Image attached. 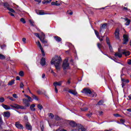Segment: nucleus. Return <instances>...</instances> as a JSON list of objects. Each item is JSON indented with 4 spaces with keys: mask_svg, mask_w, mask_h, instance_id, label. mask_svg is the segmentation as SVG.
Instances as JSON below:
<instances>
[{
    "mask_svg": "<svg viewBox=\"0 0 131 131\" xmlns=\"http://www.w3.org/2000/svg\"><path fill=\"white\" fill-rule=\"evenodd\" d=\"M6 59V57L4 55L0 54V60H4Z\"/></svg>",
    "mask_w": 131,
    "mask_h": 131,
    "instance_id": "nucleus-44",
    "label": "nucleus"
},
{
    "mask_svg": "<svg viewBox=\"0 0 131 131\" xmlns=\"http://www.w3.org/2000/svg\"><path fill=\"white\" fill-rule=\"evenodd\" d=\"M123 11H129V9H127V8H126V7H124L123 8Z\"/></svg>",
    "mask_w": 131,
    "mask_h": 131,
    "instance_id": "nucleus-60",
    "label": "nucleus"
},
{
    "mask_svg": "<svg viewBox=\"0 0 131 131\" xmlns=\"http://www.w3.org/2000/svg\"><path fill=\"white\" fill-rule=\"evenodd\" d=\"M40 126L41 130L43 131L45 129V126H43V123L42 122H40Z\"/></svg>",
    "mask_w": 131,
    "mask_h": 131,
    "instance_id": "nucleus-34",
    "label": "nucleus"
},
{
    "mask_svg": "<svg viewBox=\"0 0 131 131\" xmlns=\"http://www.w3.org/2000/svg\"><path fill=\"white\" fill-rule=\"evenodd\" d=\"M40 38H41V39L46 38V35L45 34V33H43V32H41V35L40 36Z\"/></svg>",
    "mask_w": 131,
    "mask_h": 131,
    "instance_id": "nucleus-31",
    "label": "nucleus"
},
{
    "mask_svg": "<svg viewBox=\"0 0 131 131\" xmlns=\"http://www.w3.org/2000/svg\"><path fill=\"white\" fill-rule=\"evenodd\" d=\"M36 43L37 46L39 48L41 52L42 55L43 56V57H45L46 56V54L45 53V51H43V48H42V46H41V44H40V42H39V41H38L36 42Z\"/></svg>",
    "mask_w": 131,
    "mask_h": 131,
    "instance_id": "nucleus-2",
    "label": "nucleus"
},
{
    "mask_svg": "<svg viewBox=\"0 0 131 131\" xmlns=\"http://www.w3.org/2000/svg\"><path fill=\"white\" fill-rule=\"evenodd\" d=\"M123 45H126L128 42V35H123Z\"/></svg>",
    "mask_w": 131,
    "mask_h": 131,
    "instance_id": "nucleus-9",
    "label": "nucleus"
},
{
    "mask_svg": "<svg viewBox=\"0 0 131 131\" xmlns=\"http://www.w3.org/2000/svg\"><path fill=\"white\" fill-rule=\"evenodd\" d=\"M100 46H101V44L98 43H97V47L98 48V49H99L100 51H101V53H102V54H104V53H103V51H102V50H101V47H100Z\"/></svg>",
    "mask_w": 131,
    "mask_h": 131,
    "instance_id": "nucleus-52",
    "label": "nucleus"
},
{
    "mask_svg": "<svg viewBox=\"0 0 131 131\" xmlns=\"http://www.w3.org/2000/svg\"><path fill=\"white\" fill-rule=\"evenodd\" d=\"M8 98L9 99V100H10L11 101H15V100L14 99V98L12 97H8Z\"/></svg>",
    "mask_w": 131,
    "mask_h": 131,
    "instance_id": "nucleus-62",
    "label": "nucleus"
},
{
    "mask_svg": "<svg viewBox=\"0 0 131 131\" xmlns=\"http://www.w3.org/2000/svg\"><path fill=\"white\" fill-rule=\"evenodd\" d=\"M32 98L34 99L36 101H38L39 99H38V97L37 96H35L34 94L32 96Z\"/></svg>",
    "mask_w": 131,
    "mask_h": 131,
    "instance_id": "nucleus-37",
    "label": "nucleus"
},
{
    "mask_svg": "<svg viewBox=\"0 0 131 131\" xmlns=\"http://www.w3.org/2000/svg\"><path fill=\"white\" fill-rule=\"evenodd\" d=\"M34 35H35V36H36V37H38V38H39L40 39V36H39V33H34Z\"/></svg>",
    "mask_w": 131,
    "mask_h": 131,
    "instance_id": "nucleus-50",
    "label": "nucleus"
},
{
    "mask_svg": "<svg viewBox=\"0 0 131 131\" xmlns=\"http://www.w3.org/2000/svg\"><path fill=\"white\" fill-rule=\"evenodd\" d=\"M5 102V98L4 97L0 98V103H4Z\"/></svg>",
    "mask_w": 131,
    "mask_h": 131,
    "instance_id": "nucleus-53",
    "label": "nucleus"
},
{
    "mask_svg": "<svg viewBox=\"0 0 131 131\" xmlns=\"http://www.w3.org/2000/svg\"><path fill=\"white\" fill-rule=\"evenodd\" d=\"M23 104L26 106V107H29L30 106V103L28 100L26 99H23Z\"/></svg>",
    "mask_w": 131,
    "mask_h": 131,
    "instance_id": "nucleus-6",
    "label": "nucleus"
},
{
    "mask_svg": "<svg viewBox=\"0 0 131 131\" xmlns=\"http://www.w3.org/2000/svg\"><path fill=\"white\" fill-rule=\"evenodd\" d=\"M8 14H10V16H12V17H15V15H14V14L12 13L11 12H9Z\"/></svg>",
    "mask_w": 131,
    "mask_h": 131,
    "instance_id": "nucleus-61",
    "label": "nucleus"
},
{
    "mask_svg": "<svg viewBox=\"0 0 131 131\" xmlns=\"http://www.w3.org/2000/svg\"><path fill=\"white\" fill-rule=\"evenodd\" d=\"M90 95V97H91V98H94V97H97V93L94 92H92L91 91V93Z\"/></svg>",
    "mask_w": 131,
    "mask_h": 131,
    "instance_id": "nucleus-26",
    "label": "nucleus"
},
{
    "mask_svg": "<svg viewBox=\"0 0 131 131\" xmlns=\"http://www.w3.org/2000/svg\"><path fill=\"white\" fill-rule=\"evenodd\" d=\"M2 4L5 9H7V10H8L10 8V4L8 3V2L2 3Z\"/></svg>",
    "mask_w": 131,
    "mask_h": 131,
    "instance_id": "nucleus-15",
    "label": "nucleus"
},
{
    "mask_svg": "<svg viewBox=\"0 0 131 131\" xmlns=\"http://www.w3.org/2000/svg\"><path fill=\"white\" fill-rule=\"evenodd\" d=\"M121 19H123L126 21V23L125 24V25H126V26H128V25L130 24V19H129L127 18L123 17H121Z\"/></svg>",
    "mask_w": 131,
    "mask_h": 131,
    "instance_id": "nucleus-16",
    "label": "nucleus"
},
{
    "mask_svg": "<svg viewBox=\"0 0 131 131\" xmlns=\"http://www.w3.org/2000/svg\"><path fill=\"white\" fill-rule=\"evenodd\" d=\"M49 117H50V118H51V119H53L54 118V117H55V116H54V115L52 113L49 114Z\"/></svg>",
    "mask_w": 131,
    "mask_h": 131,
    "instance_id": "nucleus-48",
    "label": "nucleus"
},
{
    "mask_svg": "<svg viewBox=\"0 0 131 131\" xmlns=\"http://www.w3.org/2000/svg\"><path fill=\"white\" fill-rule=\"evenodd\" d=\"M12 97H13V98H15V99H18V96H17V94H13Z\"/></svg>",
    "mask_w": 131,
    "mask_h": 131,
    "instance_id": "nucleus-55",
    "label": "nucleus"
},
{
    "mask_svg": "<svg viewBox=\"0 0 131 131\" xmlns=\"http://www.w3.org/2000/svg\"><path fill=\"white\" fill-rule=\"evenodd\" d=\"M40 41H41L42 43H48V41L47 40H46L45 39L40 38Z\"/></svg>",
    "mask_w": 131,
    "mask_h": 131,
    "instance_id": "nucleus-35",
    "label": "nucleus"
},
{
    "mask_svg": "<svg viewBox=\"0 0 131 131\" xmlns=\"http://www.w3.org/2000/svg\"><path fill=\"white\" fill-rule=\"evenodd\" d=\"M51 73L53 74V75L55 77H56L57 76V74H56V73H55V72H54V70H51Z\"/></svg>",
    "mask_w": 131,
    "mask_h": 131,
    "instance_id": "nucleus-51",
    "label": "nucleus"
},
{
    "mask_svg": "<svg viewBox=\"0 0 131 131\" xmlns=\"http://www.w3.org/2000/svg\"><path fill=\"white\" fill-rule=\"evenodd\" d=\"M24 43H26V38H23V39H22Z\"/></svg>",
    "mask_w": 131,
    "mask_h": 131,
    "instance_id": "nucleus-59",
    "label": "nucleus"
},
{
    "mask_svg": "<svg viewBox=\"0 0 131 131\" xmlns=\"http://www.w3.org/2000/svg\"><path fill=\"white\" fill-rule=\"evenodd\" d=\"M28 101H29V102H32L33 100H32V98H31L30 97V96L28 98Z\"/></svg>",
    "mask_w": 131,
    "mask_h": 131,
    "instance_id": "nucleus-57",
    "label": "nucleus"
},
{
    "mask_svg": "<svg viewBox=\"0 0 131 131\" xmlns=\"http://www.w3.org/2000/svg\"><path fill=\"white\" fill-rule=\"evenodd\" d=\"M4 116L5 117H7V118H9V117H10L11 116V114L10 113V112H4Z\"/></svg>",
    "mask_w": 131,
    "mask_h": 131,
    "instance_id": "nucleus-23",
    "label": "nucleus"
},
{
    "mask_svg": "<svg viewBox=\"0 0 131 131\" xmlns=\"http://www.w3.org/2000/svg\"><path fill=\"white\" fill-rule=\"evenodd\" d=\"M127 64L128 65H131V59H128L127 61Z\"/></svg>",
    "mask_w": 131,
    "mask_h": 131,
    "instance_id": "nucleus-63",
    "label": "nucleus"
},
{
    "mask_svg": "<svg viewBox=\"0 0 131 131\" xmlns=\"http://www.w3.org/2000/svg\"><path fill=\"white\" fill-rule=\"evenodd\" d=\"M63 82H64V81H60L59 82H54L53 83V85L54 86H58V85L59 86H61L62 85V83H63Z\"/></svg>",
    "mask_w": 131,
    "mask_h": 131,
    "instance_id": "nucleus-14",
    "label": "nucleus"
},
{
    "mask_svg": "<svg viewBox=\"0 0 131 131\" xmlns=\"http://www.w3.org/2000/svg\"><path fill=\"white\" fill-rule=\"evenodd\" d=\"M54 119L55 120H57V121H62V122H64V120L63 119V118L59 117L58 115L55 116Z\"/></svg>",
    "mask_w": 131,
    "mask_h": 131,
    "instance_id": "nucleus-17",
    "label": "nucleus"
},
{
    "mask_svg": "<svg viewBox=\"0 0 131 131\" xmlns=\"http://www.w3.org/2000/svg\"><path fill=\"white\" fill-rule=\"evenodd\" d=\"M119 54H121L122 55H123V53L124 52V50H121V49L119 48L118 49V52Z\"/></svg>",
    "mask_w": 131,
    "mask_h": 131,
    "instance_id": "nucleus-33",
    "label": "nucleus"
},
{
    "mask_svg": "<svg viewBox=\"0 0 131 131\" xmlns=\"http://www.w3.org/2000/svg\"><path fill=\"white\" fill-rule=\"evenodd\" d=\"M19 88H20V89H23V88H24V84H23V82H20Z\"/></svg>",
    "mask_w": 131,
    "mask_h": 131,
    "instance_id": "nucleus-45",
    "label": "nucleus"
},
{
    "mask_svg": "<svg viewBox=\"0 0 131 131\" xmlns=\"http://www.w3.org/2000/svg\"><path fill=\"white\" fill-rule=\"evenodd\" d=\"M37 108L39 110H41L43 108L42 105L41 104H38Z\"/></svg>",
    "mask_w": 131,
    "mask_h": 131,
    "instance_id": "nucleus-46",
    "label": "nucleus"
},
{
    "mask_svg": "<svg viewBox=\"0 0 131 131\" xmlns=\"http://www.w3.org/2000/svg\"><path fill=\"white\" fill-rule=\"evenodd\" d=\"M81 111L85 112L86 111H88V110H89V108L83 107V108H81Z\"/></svg>",
    "mask_w": 131,
    "mask_h": 131,
    "instance_id": "nucleus-43",
    "label": "nucleus"
},
{
    "mask_svg": "<svg viewBox=\"0 0 131 131\" xmlns=\"http://www.w3.org/2000/svg\"><path fill=\"white\" fill-rule=\"evenodd\" d=\"M36 14H37V15H52V13H45V11H43V10H36Z\"/></svg>",
    "mask_w": 131,
    "mask_h": 131,
    "instance_id": "nucleus-7",
    "label": "nucleus"
},
{
    "mask_svg": "<svg viewBox=\"0 0 131 131\" xmlns=\"http://www.w3.org/2000/svg\"><path fill=\"white\" fill-rule=\"evenodd\" d=\"M7 10H8V11H9L10 13H16V11H15V10L13 9V8H11L9 7Z\"/></svg>",
    "mask_w": 131,
    "mask_h": 131,
    "instance_id": "nucleus-40",
    "label": "nucleus"
},
{
    "mask_svg": "<svg viewBox=\"0 0 131 131\" xmlns=\"http://www.w3.org/2000/svg\"><path fill=\"white\" fill-rule=\"evenodd\" d=\"M20 21L22 22L24 24H25L26 23V21L25 20V19L24 18H20Z\"/></svg>",
    "mask_w": 131,
    "mask_h": 131,
    "instance_id": "nucleus-49",
    "label": "nucleus"
},
{
    "mask_svg": "<svg viewBox=\"0 0 131 131\" xmlns=\"http://www.w3.org/2000/svg\"><path fill=\"white\" fill-rule=\"evenodd\" d=\"M34 107H35V104H32L30 106V109H31V111H35V108Z\"/></svg>",
    "mask_w": 131,
    "mask_h": 131,
    "instance_id": "nucleus-29",
    "label": "nucleus"
},
{
    "mask_svg": "<svg viewBox=\"0 0 131 131\" xmlns=\"http://www.w3.org/2000/svg\"><path fill=\"white\" fill-rule=\"evenodd\" d=\"M94 30L95 33V35H96L97 38H100V36H99V33L98 31H97V30Z\"/></svg>",
    "mask_w": 131,
    "mask_h": 131,
    "instance_id": "nucleus-38",
    "label": "nucleus"
},
{
    "mask_svg": "<svg viewBox=\"0 0 131 131\" xmlns=\"http://www.w3.org/2000/svg\"><path fill=\"white\" fill-rule=\"evenodd\" d=\"M10 107H11V109H15V105H14V104H11Z\"/></svg>",
    "mask_w": 131,
    "mask_h": 131,
    "instance_id": "nucleus-58",
    "label": "nucleus"
},
{
    "mask_svg": "<svg viewBox=\"0 0 131 131\" xmlns=\"http://www.w3.org/2000/svg\"><path fill=\"white\" fill-rule=\"evenodd\" d=\"M106 43L108 46V48L110 52H113V48L112 46H111V43L110 42V39L108 37H106Z\"/></svg>",
    "mask_w": 131,
    "mask_h": 131,
    "instance_id": "nucleus-4",
    "label": "nucleus"
},
{
    "mask_svg": "<svg viewBox=\"0 0 131 131\" xmlns=\"http://www.w3.org/2000/svg\"><path fill=\"white\" fill-rule=\"evenodd\" d=\"M51 63L52 65H54L57 71H60V69H61V67L60 65H61V63H62V59L61 58V57L56 56L53 58L52 59Z\"/></svg>",
    "mask_w": 131,
    "mask_h": 131,
    "instance_id": "nucleus-1",
    "label": "nucleus"
},
{
    "mask_svg": "<svg viewBox=\"0 0 131 131\" xmlns=\"http://www.w3.org/2000/svg\"><path fill=\"white\" fill-rule=\"evenodd\" d=\"M2 107H3L5 110H11V109H12L11 106L6 104H2Z\"/></svg>",
    "mask_w": 131,
    "mask_h": 131,
    "instance_id": "nucleus-21",
    "label": "nucleus"
},
{
    "mask_svg": "<svg viewBox=\"0 0 131 131\" xmlns=\"http://www.w3.org/2000/svg\"><path fill=\"white\" fill-rule=\"evenodd\" d=\"M92 115H93V113H91L90 114H87L86 116H88V117L90 118L92 117Z\"/></svg>",
    "mask_w": 131,
    "mask_h": 131,
    "instance_id": "nucleus-56",
    "label": "nucleus"
},
{
    "mask_svg": "<svg viewBox=\"0 0 131 131\" xmlns=\"http://www.w3.org/2000/svg\"><path fill=\"white\" fill-rule=\"evenodd\" d=\"M14 109H23V110H25L26 109V108L25 107V106H22V105H20L17 104H14Z\"/></svg>",
    "mask_w": 131,
    "mask_h": 131,
    "instance_id": "nucleus-12",
    "label": "nucleus"
},
{
    "mask_svg": "<svg viewBox=\"0 0 131 131\" xmlns=\"http://www.w3.org/2000/svg\"><path fill=\"white\" fill-rule=\"evenodd\" d=\"M29 22H30L31 26H33V27H34L35 26V25H34V21H33V20L30 19Z\"/></svg>",
    "mask_w": 131,
    "mask_h": 131,
    "instance_id": "nucleus-41",
    "label": "nucleus"
},
{
    "mask_svg": "<svg viewBox=\"0 0 131 131\" xmlns=\"http://www.w3.org/2000/svg\"><path fill=\"white\" fill-rule=\"evenodd\" d=\"M15 126L16 127H17V128H18V129H23V128H24V127H23V125L20 124V122H16Z\"/></svg>",
    "mask_w": 131,
    "mask_h": 131,
    "instance_id": "nucleus-11",
    "label": "nucleus"
},
{
    "mask_svg": "<svg viewBox=\"0 0 131 131\" xmlns=\"http://www.w3.org/2000/svg\"><path fill=\"white\" fill-rule=\"evenodd\" d=\"M40 64L41 66H45L46 65V59L45 58L42 57L41 59Z\"/></svg>",
    "mask_w": 131,
    "mask_h": 131,
    "instance_id": "nucleus-22",
    "label": "nucleus"
},
{
    "mask_svg": "<svg viewBox=\"0 0 131 131\" xmlns=\"http://www.w3.org/2000/svg\"><path fill=\"white\" fill-rule=\"evenodd\" d=\"M54 37L56 41H57L58 42H60V41H62V39L61 38V37L59 36H54Z\"/></svg>",
    "mask_w": 131,
    "mask_h": 131,
    "instance_id": "nucleus-24",
    "label": "nucleus"
},
{
    "mask_svg": "<svg viewBox=\"0 0 131 131\" xmlns=\"http://www.w3.org/2000/svg\"><path fill=\"white\" fill-rule=\"evenodd\" d=\"M68 92L70 93V94L73 95L74 96H76V95H77V92L76 90H70Z\"/></svg>",
    "mask_w": 131,
    "mask_h": 131,
    "instance_id": "nucleus-20",
    "label": "nucleus"
},
{
    "mask_svg": "<svg viewBox=\"0 0 131 131\" xmlns=\"http://www.w3.org/2000/svg\"><path fill=\"white\" fill-rule=\"evenodd\" d=\"M123 55H124L126 56H129L130 55V52H129V51H126L124 50Z\"/></svg>",
    "mask_w": 131,
    "mask_h": 131,
    "instance_id": "nucleus-25",
    "label": "nucleus"
},
{
    "mask_svg": "<svg viewBox=\"0 0 131 131\" xmlns=\"http://www.w3.org/2000/svg\"><path fill=\"white\" fill-rule=\"evenodd\" d=\"M120 122L119 123V122H118V123H119V124H123L124 125H125V126H126V125H125V124H124V122H125V121L123 119H121L120 120Z\"/></svg>",
    "mask_w": 131,
    "mask_h": 131,
    "instance_id": "nucleus-36",
    "label": "nucleus"
},
{
    "mask_svg": "<svg viewBox=\"0 0 131 131\" xmlns=\"http://www.w3.org/2000/svg\"><path fill=\"white\" fill-rule=\"evenodd\" d=\"M115 57H118V58H121L122 57V55H121V54H120L118 52H116L115 54Z\"/></svg>",
    "mask_w": 131,
    "mask_h": 131,
    "instance_id": "nucleus-28",
    "label": "nucleus"
},
{
    "mask_svg": "<svg viewBox=\"0 0 131 131\" xmlns=\"http://www.w3.org/2000/svg\"><path fill=\"white\" fill-rule=\"evenodd\" d=\"M2 125H3V119H2V118L0 117V130H2V129H3V127H2Z\"/></svg>",
    "mask_w": 131,
    "mask_h": 131,
    "instance_id": "nucleus-39",
    "label": "nucleus"
},
{
    "mask_svg": "<svg viewBox=\"0 0 131 131\" xmlns=\"http://www.w3.org/2000/svg\"><path fill=\"white\" fill-rule=\"evenodd\" d=\"M62 67L63 70L69 69V63H68V59H65L62 63Z\"/></svg>",
    "mask_w": 131,
    "mask_h": 131,
    "instance_id": "nucleus-3",
    "label": "nucleus"
},
{
    "mask_svg": "<svg viewBox=\"0 0 131 131\" xmlns=\"http://www.w3.org/2000/svg\"><path fill=\"white\" fill-rule=\"evenodd\" d=\"M121 81L123 83L125 82L126 83H128V82H129V80H128V79L125 80V79L121 78Z\"/></svg>",
    "mask_w": 131,
    "mask_h": 131,
    "instance_id": "nucleus-32",
    "label": "nucleus"
},
{
    "mask_svg": "<svg viewBox=\"0 0 131 131\" xmlns=\"http://www.w3.org/2000/svg\"><path fill=\"white\" fill-rule=\"evenodd\" d=\"M114 116L115 117H120L121 116L118 114H114Z\"/></svg>",
    "mask_w": 131,
    "mask_h": 131,
    "instance_id": "nucleus-54",
    "label": "nucleus"
},
{
    "mask_svg": "<svg viewBox=\"0 0 131 131\" xmlns=\"http://www.w3.org/2000/svg\"><path fill=\"white\" fill-rule=\"evenodd\" d=\"M55 91L56 94H58V89L57 88V86H55Z\"/></svg>",
    "mask_w": 131,
    "mask_h": 131,
    "instance_id": "nucleus-64",
    "label": "nucleus"
},
{
    "mask_svg": "<svg viewBox=\"0 0 131 131\" xmlns=\"http://www.w3.org/2000/svg\"><path fill=\"white\" fill-rule=\"evenodd\" d=\"M58 1H56L55 2H52L51 5L52 6H57L58 7V6H60V4L57 3Z\"/></svg>",
    "mask_w": 131,
    "mask_h": 131,
    "instance_id": "nucleus-27",
    "label": "nucleus"
},
{
    "mask_svg": "<svg viewBox=\"0 0 131 131\" xmlns=\"http://www.w3.org/2000/svg\"><path fill=\"white\" fill-rule=\"evenodd\" d=\"M19 76H21V77H23V76H24V72H23V71L19 72Z\"/></svg>",
    "mask_w": 131,
    "mask_h": 131,
    "instance_id": "nucleus-47",
    "label": "nucleus"
},
{
    "mask_svg": "<svg viewBox=\"0 0 131 131\" xmlns=\"http://www.w3.org/2000/svg\"><path fill=\"white\" fill-rule=\"evenodd\" d=\"M26 128L28 130H32V126L29 123H26Z\"/></svg>",
    "mask_w": 131,
    "mask_h": 131,
    "instance_id": "nucleus-18",
    "label": "nucleus"
},
{
    "mask_svg": "<svg viewBox=\"0 0 131 131\" xmlns=\"http://www.w3.org/2000/svg\"><path fill=\"white\" fill-rule=\"evenodd\" d=\"M81 93H83V94H85V95H91V94H92V91L89 89L85 88L81 91Z\"/></svg>",
    "mask_w": 131,
    "mask_h": 131,
    "instance_id": "nucleus-5",
    "label": "nucleus"
},
{
    "mask_svg": "<svg viewBox=\"0 0 131 131\" xmlns=\"http://www.w3.org/2000/svg\"><path fill=\"white\" fill-rule=\"evenodd\" d=\"M103 104H104L103 100H100L96 105H103Z\"/></svg>",
    "mask_w": 131,
    "mask_h": 131,
    "instance_id": "nucleus-42",
    "label": "nucleus"
},
{
    "mask_svg": "<svg viewBox=\"0 0 131 131\" xmlns=\"http://www.w3.org/2000/svg\"><path fill=\"white\" fill-rule=\"evenodd\" d=\"M78 131H86V129L83 127V126L81 125V124H79L77 127Z\"/></svg>",
    "mask_w": 131,
    "mask_h": 131,
    "instance_id": "nucleus-10",
    "label": "nucleus"
},
{
    "mask_svg": "<svg viewBox=\"0 0 131 131\" xmlns=\"http://www.w3.org/2000/svg\"><path fill=\"white\" fill-rule=\"evenodd\" d=\"M13 84H15V80H12L11 81H9L8 85H13Z\"/></svg>",
    "mask_w": 131,
    "mask_h": 131,
    "instance_id": "nucleus-30",
    "label": "nucleus"
},
{
    "mask_svg": "<svg viewBox=\"0 0 131 131\" xmlns=\"http://www.w3.org/2000/svg\"><path fill=\"white\" fill-rule=\"evenodd\" d=\"M115 36L116 39H120V37H119V30L117 29L115 32Z\"/></svg>",
    "mask_w": 131,
    "mask_h": 131,
    "instance_id": "nucleus-13",
    "label": "nucleus"
},
{
    "mask_svg": "<svg viewBox=\"0 0 131 131\" xmlns=\"http://www.w3.org/2000/svg\"><path fill=\"white\" fill-rule=\"evenodd\" d=\"M70 125L72 126V127H78V125H79V124H77L75 122L73 121H70L69 122Z\"/></svg>",
    "mask_w": 131,
    "mask_h": 131,
    "instance_id": "nucleus-8",
    "label": "nucleus"
},
{
    "mask_svg": "<svg viewBox=\"0 0 131 131\" xmlns=\"http://www.w3.org/2000/svg\"><path fill=\"white\" fill-rule=\"evenodd\" d=\"M107 28V24H104L100 27V33L103 31V30H105V29Z\"/></svg>",
    "mask_w": 131,
    "mask_h": 131,
    "instance_id": "nucleus-19",
    "label": "nucleus"
}]
</instances>
